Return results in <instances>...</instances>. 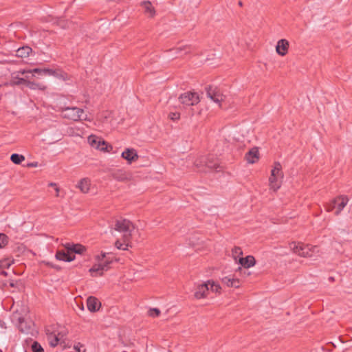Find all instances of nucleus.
<instances>
[{
    "instance_id": "nucleus-46",
    "label": "nucleus",
    "mask_w": 352,
    "mask_h": 352,
    "mask_svg": "<svg viewBox=\"0 0 352 352\" xmlns=\"http://www.w3.org/2000/svg\"><path fill=\"white\" fill-rule=\"evenodd\" d=\"M239 6H243L242 1H239Z\"/></svg>"
},
{
    "instance_id": "nucleus-24",
    "label": "nucleus",
    "mask_w": 352,
    "mask_h": 352,
    "mask_svg": "<svg viewBox=\"0 0 352 352\" xmlns=\"http://www.w3.org/2000/svg\"><path fill=\"white\" fill-rule=\"evenodd\" d=\"M90 186V181L87 178L82 179L78 184V188L80 190V191L83 193L88 192Z\"/></svg>"
},
{
    "instance_id": "nucleus-19",
    "label": "nucleus",
    "mask_w": 352,
    "mask_h": 352,
    "mask_svg": "<svg viewBox=\"0 0 352 352\" xmlns=\"http://www.w3.org/2000/svg\"><path fill=\"white\" fill-rule=\"evenodd\" d=\"M46 334L47 336L49 344L52 347H55L56 346H57L58 342L60 340V339L63 337V336H61V337H60L61 333H58L56 335V334H54L52 332L50 333L49 330H47Z\"/></svg>"
},
{
    "instance_id": "nucleus-11",
    "label": "nucleus",
    "mask_w": 352,
    "mask_h": 352,
    "mask_svg": "<svg viewBox=\"0 0 352 352\" xmlns=\"http://www.w3.org/2000/svg\"><path fill=\"white\" fill-rule=\"evenodd\" d=\"M209 291L208 284L207 283L199 285L195 289L194 296L197 299L206 298Z\"/></svg>"
},
{
    "instance_id": "nucleus-32",
    "label": "nucleus",
    "mask_w": 352,
    "mask_h": 352,
    "mask_svg": "<svg viewBox=\"0 0 352 352\" xmlns=\"http://www.w3.org/2000/svg\"><path fill=\"white\" fill-rule=\"evenodd\" d=\"M232 256L234 257V258L235 260H236L238 256H239L240 255H242L243 252H242L241 248L235 246L232 250Z\"/></svg>"
},
{
    "instance_id": "nucleus-35",
    "label": "nucleus",
    "mask_w": 352,
    "mask_h": 352,
    "mask_svg": "<svg viewBox=\"0 0 352 352\" xmlns=\"http://www.w3.org/2000/svg\"><path fill=\"white\" fill-rule=\"evenodd\" d=\"M168 118L173 121H177L180 118V113L178 112H170L168 114Z\"/></svg>"
},
{
    "instance_id": "nucleus-48",
    "label": "nucleus",
    "mask_w": 352,
    "mask_h": 352,
    "mask_svg": "<svg viewBox=\"0 0 352 352\" xmlns=\"http://www.w3.org/2000/svg\"><path fill=\"white\" fill-rule=\"evenodd\" d=\"M3 63V61L0 60V64Z\"/></svg>"
},
{
    "instance_id": "nucleus-40",
    "label": "nucleus",
    "mask_w": 352,
    "mask_h": 352,
    "mask_svg": "<svg viewBox=\"0 0 352 352\" xmlns=\"http://www.w3.org/2000/svg\"><path fill=\"white\" fill-rule=\"evenodd\" d=\"M8 283H9V285L11 287H15L16 285V283H15L13 280H8L6 283H3V286H6Z\"/></svg>"
},
{
    "instance_id": "nucleus-28",
    "label": "nucleus",
    "mask_w": 352,
    "mask_h": 352,
    "mask_svg": "<svg viewBox=\"0 0 352 352\" xmlns=\"http://www.w3.org/2000/svg\"><path fill=\"white\" fill-rule=\"evenodd\" d=\"M207 283L208 284L209 289L214 292H220L221 287L214 281L208 280L207 281Z\"/></svg>"
},
{
    "instance_id": "nucleus-41",
    "label": "nucleus",
    "mask_w": 352,
    "mask_h": 352,
    "mask_svg": "<svg viewBox=\"0 0 352 352\" xmlns=\"http://www.w3.org/2000/svg\"><path fill=\"white\" fill-rule=\"evenodd\" d=\"M49 186H53L55 188V190L56 192V196L58 197V192H59V188H58V186H56V184L55 183H50L49 184Z\"/></svg>"
},
{
    "instance_id": "nucleus-13",
    "label": "nucleus",
    "mask_w": 352,
    "mask_h": 352,
    "mask_svg": "<svg viewBox=\"0 0 352 352\" xmlns=\"http://www.w3.org/2000/svg\"><path fill=\"white\" fill-rule=\"evenodd\" d=\"M122 157L127 160L129 164L138 159V155L133 148H126L122 153Z\"/></svg>"
},
{
    "instance_id": "nucleus-17",
    "label": "nucleus",
    "mask_w": 352,
    "mask_h": 352,
    "mask_svg": "<svg viewBox=\"0 0 352 352\" xmlns=\"http://www.w3.org/2000/svg\"><path fill=\"white\" fill-rule=\"evenodd\" d=\"M29 77L28 76H25V78H21L19 75L13 72L11 74V80L10 81V85L11 86H18L21 85H25L26 82L27 78Z\"/></svg>"
},
{
    "instance_id": "nucleus-7",
    "label": "nucleus",
    "mask_w": 352,
    "mask_h": 352,
    "mask_svg": "<svg viewBox=\"0 0 352 352\" xmlns=\"http://www.w3.org/2000/svg\"><path fill=\"white\" fill-rule=\"evenodd\" d=\"M206 91L207 96L217 104H220L221 102H222L225 98L223 94L217 87H206Z\"/></svg>"
},
{
    "instance_id": "nucleus-21",
    "label": "nucleus",
    "mask_w": 352,
    "mask_h": 352,
    "mask_svg": "<svg viewBox=\"0 0 352 352\" xmlns=\"http://www.w3.org/2000/svg\"><path fill=\"white\" fill-rule=\"evenodd\" d=\"M239 263L245 268H250L255 265L256 260L253 256L249 255L245 258H240Z\"/></svg>"
},
{
    "instance_id": "nucleus-34",
    "label": "nucleus",
    "mask_w": 352,
    "mask_h": 352,
    "mask_svg": "<svg viewBox=\"0 0 352 352\" xmlns=\"http://www.w3.org/2000/svg\"><path fill=\"white\" fill-rule=\"evenodd\" d=\"M160 314V311L157 308L150 309L148 311V315L152 317H157Z\"/></svg>"
},
{
    "instance_id": "nucleus-8",
    "label": "nucleus",
    "mask_w": 352,
    "mask_h": 352,
    "mask_svg": "<svg viewBox=\"0 0 352 352\" xmlns=\"http://www.w3.org/2000/svg\"><path fill=\"white\" fill-rule=\"evenodd\" d=\"M88 142L92 147L102 151H109V147L110 148H112V146L108 145L104 140H102L101 139L98 138L95 135H90L88 138Z\"/></svg>"
},
{
    "instance_id": "nucleus-9",
    "label": "nucleus",
    "mask_w": 352,
    "mask_h": 352,
    "mask_svg": "<svg viewBox=\"0 0 352 352\" xmlns=\"http://www.w3.org/2000/svg\"><path fill=\"white\" fill-rule=\"evenodd\" d=\"M34 327V324L31 320H27L22 317L18 318V328L21 332L32 334Z\"/></svg>"
},
{
    "instance_id": "nucleus-33",
    "label": "nucleus",
    "mask_w": 352,
    "mask_h": 352,
    "mask_svg": "<svg viewBox=\"0 0 352 352\" xmlns=\"http://www.w3.org/2000/svg\"><path fill=\"white\" fill-rule=\"evenodd\" d=\"M8 243V236L5 234H0V248Z\"/></svg>"
},
{
    "instance_id": "nucleus-23",
    "label": "nucleus",
    "mask_w": 352,
    "mask_h": 352,
    "mask_svg": "<svg viewBox=\"0 0 352 352\" xmlns=\"http://www.w3.org/2000/svg\"><path fill=\"white\" fill-rule=\"evenodd\" d=\"M32 52V49L28 46L25 45L21 47H19L16 52V56L20 58H26Z\"/></svg>"
},
{
    "instance_id": "nucleus-20",
    "label": "nucleus",
    "mask_w": 352,
    "mask_h": 352,
    "mask_svg": "<svg viewBox=\"0 0 352 352\" xmlns=\"http://www.w3.org/2000/svg\"><path fill=\"white\" fill-rule=\"evenodd\" d=\"M245 160L248 162L253 164L256 160H258V151L256 148H253L250 149L246 154L245 157Z\"/></svg>"
},
{
    "instance_id": "nucleus-22",
    "label": "nucleus",
    "mask_w": 352,
    "mask_h": 352,
    "mask_svg": "<svg viewBox=\"0 0 352 352\" xmlns=\"http://www.w3.org/2000/svg\"><path fill=\"white\" fill-rule=\"evenodd\" d=\"M141 6L144 9V12L149 16L153 17L155 15V9L150 1L142 2Z\"/></svg>"
},
{
    "instance_id": "nucleus-4",
    "label": "nucleus",
    "mask_w": 352,
    "mask_h": 352,
    "mask_svg": "<svg viewBox=\"0 0 352 352\" xmlns=\"http://www.w3.org/2000/svg\"><path fill=\"white\" fill-rule=\"evenodd\" d=\"M349 201L347 196L341 195L335 198L332 202L327 206V210L330 212L336 208V215H338Z\"/></svg>"
},
{
    "instance_id": "nucleus-3",
    "label": "nucleus",
    "mask_w": 352,
    "mask_h": 352,
    "mask_svg": "<svg viewBox=\"0 0 352 352\" xmlns=\"http://www.w3.org/2000/svg\"><path fill=\"white\" fill-rule=\"evenodd\" d=\"M115 230L122 232L124 241L129 240L131 232L134 230L133 224L129 220L121 219L116 220L115 223Z\"/></svg>"
},
{
    "instance_id": "nucleus-29",
    "label": "nucleus",
    "mask_w": 352,
    "mask_h": 352,
    "mask_svg": "<svg viewBox=\"0 0 352 352\" xmlns=\"http://www.w3.org/2000/svg\"><path fill=\"white\" fill-rule=\"evenodd\" d=\"M206 166L210 169L217 170L219 168V165L217 162H211L208 158L206 162Z\"/></svg>"
},
{
    "instance_id": "nucleus-43",
    "label": "nucleus",
    "mask_w": 352,
    "mask_h": 352,
    "mask_svg": "<svg viewBox=\"0 0 352 352\" xmlns=\"http://www.w3.org/2000/svg\"><path fill=\"white\" fill-rule=\"evenodd\" d=\"M30 166L36 167L37 166V162H33L29 164Z\"/></svg>"
},
{
    "instance_id": "nucleus-31",
    "label": "nucleus",
    "mask_w": 352,
    "mask_h": 352,
    "mask_svg": "<svg viewBox=\"0 0 352 352\" xmlns=\"http://www.w3.org/2000/svg\"><path fill=\"white\" fill-rule=\"evenodd\" d=\"M32 352H43L44 350L41 344L36 342L34 341L31 346Z\"/></svg>"
},
{
    "instance_id": "nucleus-25",
    "label": "nucleus",
    "mask_w": 352,
    "mask_h": 352,
    "mask_svg": "<svg viewBox=\"0 0 352 352\" xmlns=\"http://www.w3.org/2000/svg\"><path fill=\"white\" fill-rule=\"evenodd\" d=\"M25 85L31 89L44 90L46 88L45 86L42 84L32 82V81L28 80V79L26 80V82L25 83Z\"/></svg>"
},
{
    "instance_id": "nucleus-14",
    "label": "nucleus",
    "mask_w": 352,
    "mask_h": 352,
    "mask_svg": "<svg viewBox=\"0 0 352 352\" xmlns=\"http://www.w3.org/2000/svg\"><path fill=\"white\" fill-rule=\"evenodd\" d=\"M289 42L286 39H280L278 41L276 50V52L280 56H285L288 51Z\"/></svg>"
},
{
    "instance_id": "nucleus-2",
    "label": "nucleus",
    "mask_w": 352,
    "mask_h": 352,
    "mask_svg": "<svg viewBox=\"0 0 352 352\" xmlns=\"http://www.w3.org/2000/svg\"><path fill=\"white\" fill-rule=\"evenodd\" d=\"M290 248L293 252L300 256L311 257L314 254L318 252V246H310L309 245H305L302 243H292L290 245Z\"/></svg>"
},
{
    "instance_id": "nucleus-38",
    "label": "nucleus",
    "mask_w": 352,
    "mask_h": 352,
    "mask_svg": "<svg viewBox=\"0 0 352 352\" xmlns=\"http://www.w3.org/2000/svg\"><path fill=\"white\" fill-rule=\"evenodd\" d=\"M14 73L21 76V75H24L26 74H32V71H31V69H20L19 71L15 72Z\"/></svg>"
},
{
    "instance_id": "nucleus-39",
    "label": "nucleus",
    "mask_w": 352,
    "mask_h": 352,
    "mask_svg": "<svg viewBox=\"0 0 352 352\" xmlns=\"http://www.w3.org/2000/svg\"><path fill=\"white\" fill-rule=\"evenodd\" d=\"M116 246L119 250H126L127 245L120 243L119 241L116 242Z\"/></svg>"
},
{
    "instance_id": "nucleus-36",
    "label": "nucleus",
    "mask_w": 352,
    "mask_h": 352,
    "mask_svg": "<svg viewBox=\"0 0 352 352\" xmlns=\"http://www.w3.org/2000/svg\"><path fill=\"white\" fill-rule=\"evenodd\" d=\"M11 264V262L8 259L2 260L0 261V267L9 268Z\"/></svg>"
},
{
    "instance_id": "nucleus-10",
    "label": "nucleus",
    "mask_w": 352,
    "mask_h": 352,
    "mask_svg": "<svg viewBox=\"0 0 352 352\" xmlns=\"http://www.w3.org/2000/svg\"><path fill=\"white\" fill-rule=\"evenodd\" d=\"M32 74L35 73L40 76H54L56 77H63L64 74L59 71L53 70L51 69H41V68H35L31 69Z\"/></svg>"
},
{
    "instance_id": "nucleus-5",
    "label": "nucleus",
    "mask_w": 352,
    "mask_h": 352,
    "mask_svg": "<svg viewBox=\"0 0 352 352\" xmlns=\"http://www.w3.org/2000/svg\"><path fill=\"white\" fill-rule=\"evenodd\" d=\"M84 110L78 107H65L62 108L61 114L65 118L74 121L81 120Z\"/></svg>"
},
{
    "instance_id": "nucleus-42",
    "label": "nucleus",
    "mask_w": 352,
    "mask_h": 352,
    "mask_svg": "<svg viewBox=\"0 0 352 352\" xmlns=\"http://www.w3.org/2000/svg\"><path fill=\"white\" fill-rule=\"evenodd\" d=\"M0 276H7L8 272L3 270H0Z\"/></svg>"
},
{
    "instance_id": "nucleus-47",
    "label": "nucleus",
    "mask_w": 352,
    "mask_h": 352,
    "mask_svg": "<svg viewBox=\"0 0 352 352\" xmlns=\"http://www.w3.org/2000/svg\"><path fill=\"white\" fill-rule=\"evenodd\" d=\"M189 52H190V50L189 51H186L185 54H188Z\"/></svg>"
},
{
    "instance_id": "nucleus-6",
    "label": "nucleus",
    "mask_w": 352,
    "mask_h": 352,
    "mask_svg": "<svg viewBox=\"0 0 352 352\" xmlns=\"http://www.w3.org/2000/svg\"><path fill=\"white\" fill-rule=\"evenodd\" d=\"M179 101L184 105L193 106L198 104L200 101V99L197 93L186 91L179 96Z\"/></svg>"
},
{
    "instance_id": "nucleus-27",
    "label": "nucleus",
    "mask_w": 352,
    "mask_h": 352,
    "mask_svg": "<svg viewBox=\"0 0 352 352\" xmlns=\"http://www.w3.org/2000/svg\"><path fill=\"white\" fill-rule=\"evenodd\" d=\"M10 160L15 164H20L25 160V157L23 155L13 153L10 156Z\"/></svg>"
},
{
    "instance_id": "nucleus-30",
    "label": "nucleus",
    "mask_w": 352,
    "mask_h": 352,
    "mask_svg": "<svg viewBox=\"0 0 352 352\" xmlns=\"http://www.w3.org/2000/svg\"><path fill=\"white\" fill-rule=\"evenodd\" d=\"M278 177L277 176H270L269 181L270 182L271 188H273L274 190H276L280 188V186L276 184Z\"/></svg>"
},
{
    "instance_id": "nucleus-37",
    "label": "nucleus",
    "mask_w": 352,
    "mask_h": 352,
    "mask_svg": "<svg viewBox=\"0 0 352 352\" xmlns=\"http://www.w3.org/2000/svg\"><path fill=\"white\" fill-rule=\"evenodd\" d=\"M187 48H190L189 46H187V45H185V46H183V47H177L175 49H174L173 50H175L176 51V53L177 55H179L180 52H182V51H184V50H186ZM173 50H170V51H172Z\"/></svg>"
},
{
    "instance_id": "nucleus-45",
    "label": "nucleus",
    "mask_w": 352,
    "mask_h": 352,
    "mask_svg": "<svg viewBox=\"0 0 352 352\" xmlns=\"http://www.w3.org/2000/svg\"><path fill=\"white\" fill-rule=\"evenodd\" d=\"M329 280L330 281H333V280H334V278H333V277H332V276H330V277L329 278Z\"/></svg>"
},
{
    "instance_id": "nucleus-44",
    "label": "nucleus",
    "mask_w": 352,
    "mask_h": 352,
    "mask_svg": "<svg viewBox=\"0 0 352 352\" xmlns=\"http://www.w3.org/2000/svg\"><path fill=\"white\" fill-rule=\"evenodd\" d=\"M74 349L77 351V352H80V349L78 347V346H74Z\"/></svg>"
},
{
    "instance_id": "nucleus-16",
    "label": "nucleus",
    "mask_w": 352,
    "mask_h": 352,
    "mask_svg": "<svg viewBox=\"0 0 352 352\" xmlns=\"http://www.w3.org/2000/svg\"><path fill=\"white\" fill-rule=\"evenodd\" d=\"M65 248L72 253L82 254L86 251V248L81 244L67 243Z\"/></svg>"
},
{
    "instance_id": "nucleus-1",
    "label": "nucleus",
    "mask_w": 352,
    "mask_h": 352,
    "mask_svg": "<svg viewBox=\"0 0 352 352\" xmlns=\"http://www.w3.org/2000/svg\"><path fill=\"white\" fill-rule=\"evenodd\" d=\"M96 259L99 262L98 264H95L90 270L89 272L91 273L92 276L94 275L93 273L97 272L100 276L102 275L103 271H107L110 267V265L113 263V261H117L112 253L108 252L104 253L102 252L100 255H98L96 256Z\"/></svg>"
},
{
    "instance_id": "nucleus-18",
    "label": "nucleus",
    "mask_w": 352,
    "mask_h": 352,
    "mask_svg": "<svg viewBox=\"0 0 352 352\" xmlns=\"http://www.w3.org/2000/svg\"><path fill=\"white\" fill-rule=\"evenodd\" d=\"M55 256L57 260L66 261V262L72 261L75 258L74 255H72L69 252H66L64 250L57 251Z\"/></svg>"
},
{
    "instance_id": "nucleus-15",
    "label": "nucleus",
    "mask_w": 352,
    "mask_h": 352,
    "mask_svg": "<svg viewBox=\"0 0 352 352\" xmlns=\"http://www.w3.org/2000/svg\"><path fill=\"white\" fill-rule=\"evenodd\" d=\"M222 283L228 287L238 288L240 287V280L234 278L233 276H228L222 278Z\"/></svg>"
},
{
    "instance_id": "nucleus-26",
    "label": "nucleus",
    "mask_w": 352,
    "mask_h": 352,
    "mask_svg": "<svg viewBox=\"0 0 352 352\" xmlns=\"http://www.w3.org/2000/svg\"><path fill=\"white\" fill-rule=\"evenodd\" d=\"M281 164L279 162L274 163V167L271 171L272 176L282 177L283 173L281 171Z\"/></svg>"
},
{
    "instance_id": "nucleus-12",
    "label": "nucleus",
    "mask_w": 352,
    "mask_h": 352,
    "mask_svg": "<svg viewBox=\"0 0 352 352\" xmlns=\"http://www.w3.org/2000/svg\"><path fill=\"white\" fill-rule=\"evenodd\" d=\"M87 306L89 311L96 312L99 310L101 303L96 297L89 296L87 299Z\"/></svg>"
}]
</instances>
